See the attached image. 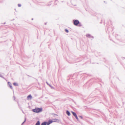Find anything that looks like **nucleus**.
Masks as SVG:
<instances>
[{"label": "nucleus", "instance_id": "1", "mask_svg": "<svg viewBox=\"0 0 125 125\" xmlns=\"http://www.w3.org/2000/svg\"><path fill=\"white\" fill-rule=\"evenodd\" d=\"M73 24L76 26L81 27L82 26V24L77 20H73Z\"/></svg>", "mask_w": 125, "mask_h": 125}, {"label": "nucleus", "instance_id": "2", "mask_svg": "<svg viewBox=\"0 0 125 125\" xmlns=\"http://www.w3.org/2000/svg\"><path fill=\"white\" fill-rule=\"evenodd\" d=\"M42 108L35 107V109H32V111L34 112L39 113L42 112Z\"/></svg>", "mask_w": 125, "mask_h": 125}, {"label": "nucleus", "instance_id": "3", "mask_svg": "<svg viewBox=\"0 0 125 125\" xmlns=\"http://www.w3.org/2000/svg\"><path fill=\"white\" fill-rule=\"evenodd\" d=\"M86 36L89 38H92V39L94 38L93 36H92L90 34H86Z\"/></svg>", "mask_w": 125, "mask_h": 125}, {"label": "nucleus", "instance_id": "4", "mask_svg": "<svg viewBox=\"0 0 125 125\" xmlns=\"http://www.w3.org/2000/svg\"><path fill=\"white\" fill-rule=\"evenodd\" d=\"M53 122V120H51V119L49 120L48 122L46 121L48 125H49L50 124H51Z\"/></svg>", "mask_w": 125, "mask_h": 125}, {"label": "nucleus", "instance_id": "5", "mask_svg": "<svg viewBox=\"0 0 125 125\" xmlns=\"http://www.w3.org/2000/svg\"><path fill=\"white\" fill-rule=\"evenodd\" d=\"M8 84L9 85V87H10L11 89H13V88L11 83L10 82H8Z\"/></svg>", "mask_w": 125, "mask_h": 125}, {"label": "nucleus", "instance_id": "6", "mask_svg": "<svg viewBox=\"0 0 125 125\" xmlns=\"http://www.w3.org/2000/svg\"><path fill=\"white\" fill-rule=\"evenodd\" d=\"M32 98L31 94H30L28 95L27 97V99L28 100H31Z\"/></svg>", "mask_w": 125, "mask_h": 125}, {"label": "nucleus", "instance_id": "7", "mask_svg": "<svg viewBox=\"0 0 125 125\" xmlns=\"http://www.w3.org/2000/svg\"><path fill=\"white\" fill-rule=\"evenodd\" d=\"M53 121V122H57V123H59V120L57 119H54L52 120Z\"/></svg>", "mask_w": 125, "mask_h": 125}, {"label": "nucleus", "instance_id": "8", "mask_svg": "<svg viewBox=\"0 0 125 125\" xmlns=\"http://www.w3.org/2000/svg\"><path fill=\"white\" fill-rule=\"evenodd\" d=\"M41 125H48L46 121H44L42 122L41 124Z\"/></svg>", "mask_w": 125, "mask_h": 125}, {"label": "nucleus", "instance_id": "9", "mask_svg": "<svg viewBox=\"0 0 125 125\" xmlns=\"http://www.w3.org/2000/svg\"><path fill=\"white\" fill-rule=\"evenodd\" d=\"M66 113L68 116H70L71 115L70 113L68 110L66 111Z\"/></svg>", "mask_w": 125, "mask_h": 125}, {"label": "nucleus", "instance_id": "10", "mask_svg": "<svg viewBox=\"0 0 125 125\" xmlns=\"http://www.w3.org/2000/svg\"><path fill=\"white\" fill-rule=\"evenodd\" d=\"M40 123L39 120L36 123L35 125H40Z\"/></svg>", "mask_w": 125, "mask_h": 125}, {"label": "nucleus", "instance_id": "11", "mask_svg": "<svg viewBox=\"0 0 125 125\" xmlns=\"http://www.w3.org/2000/svg\"><path fill=\"white\" fill-rule=\"evenodd\" d=\"M71 113L74 116H76L77 115L76 114V113L74 112L73 111H71Z\"/></svg>", "mask_w": 125, "mask_h": 125}, {"label": "nucleus", "instance_id": "12", "mask_svg": "<svg viewBox=\"0 0 125 125\" xmlns=\"http://www.w3.org/2000/svg\"><path fill=\"white\" fill-rule=\"evenodd\" d=\"M46 83H47V85H49L52 89H53L54 88L53 87L52 85H51L50 84H49L47 82H46Z\"/></svg>", "mask_w": 125, "mask_h": 125}, {"label": "nucleus", "instance_id": "13", "mask_svg": "<svg viewBox=\"0 0 125 125\" xmlns=\"http://www.w3.org/2000/svg\"><path fill=\"white\" fill-rule=\"evenodd\" d=\"M13 84L15 86H17L18 85V84L17 83L15 82L13 83Z\"/></svg>", "mask_w": 125, "mask_h": 125}, {"label": "nucleus", "instance_id": "14", "mask_svg": "<svg viewBox=\"0 0 125 125\" xmlns=\"http://www.w3.org/2000/svg\"><path fill=\"white\" fill-rule=\"evenodd\" d=\"M65 31L67 33H68L69 32L68 30L66 29H65Z\"/></svg>", "mask_w": 125, "mask_h": 125}, {"label": "nucleus", "instance_id": "15", "mask_svg": "<svg viewBox=\"0 0 125 125\" xmlns=\"http://www.w3.org/2000/svg\"><path fill=\"white\" fill-rule=\"evenodd\" d=\"M75 118L77 119V120L78 121H79V119L77 117V115L76 116H75Z\"/></svg>", "mask_w": 125, "mask_h": 125}, {"label": "nucleus", "instance_id": "16", "mask_svg": "<svg viewBox=\"0 0 125 125\" xmlns=\"http://www.w3.org/2000/svg\"><path fill=\"white\" fill-rule=\"evenodd\" d=\"M52 115H56V116H58V115H57V114H54V113H52Z\"/></svg>", "mask_w": 125, "mask_h": 125}, {"label": "nucleus", "instance_id": "17", "mask_svg": "<svg viewBox=\"0 0 125 125\" xmlns=\"http://www.w3.org/2000/svg\"><path fill=\"white\" fill-rule=\"evenodd\" d=\"M18 6L19 7H21V5L20 4H18Z\"/></svg>", "mask_w": 125, "mask_h": 125}, {"label": "nucleus", "instance_id": "18", "mask_svg": "<svg viewBox=\"0 0 125 125\" xmlns=\"http://www.w3.org/2000/svg\"><path fill=\"white\" fill-rule=\"evenodd\" d=\"M0 77H2V78H3L4 79H5L4 78V77H3L2 76V75H1V74H0Z\"/></svg>", "mask_w": 125, "mask_h": 125}, {"label": "nucleus", "instance_id": "19", "mask_svg": "<svg viewBox=\"0 0 125 125\" xmlns=\"http://www.w3.org/2000/svg\"><path fill=\"white\" fill-rule=\"evenodd\" d=\"M26 121V119H25V120L21 124V125H22L23 124H24V123Z\"/></svg>", "mask_w": 125, "mask_h": 125}, {"label": "nucleus", "instance_id": "20", "mask_svg": "<svg viewBox=\"0 0 125 125\" xmlns=\"http://www.w3.org/2000/svg\"><path fill=\"white\" fill-rule=\"evenodd\" d=\"M15 96H13V100H15Z\"/></svg>", "mask_w": 125, "mask_h": 125}, {"label": "nucleus", "instance_id": "21", "mask_svg": "<svg viewBox=\"0 0 125 125\" xmlns=\"http://www.w3.org/2000/svg\"><path fill=\"white\" fill-rule=\"evenodd\" d=\"M79 117H80L81 119H83V117L81 116H79Z\"/></svg>", "mask_w": 125, "mask_h": 125}, {"label": "nucleus", "instance_id": "22", "mask_svg": "<svg viewBox=\"0 0 125 125\" xmlns=\"http://www.w3.org/2000/svg\"><path fill=\"white\" fill-rule=\"evenodd\" d=\"M60 123H61L62 125H64V124L62 123L61 122H60Z\"/></svg>", "mask_w": 125, "mask_h": 125}, {"label": "nucleus", "instance_id": "23", "mask_svg": "<svg viewBox=\"0 0 125 125\" xmlns=\"http://www.w3.org/2000/svg\"><path fill=\"white\" fill-rule=\"evenodd\" d=\"M17 103L18 104V106H19V107H20V106H19V103L18 102H17Z\"/></svg>", "mask_w": 125, "mask_h": 125}, {"label": "nucleus", "instance_id": "24", "mask_svg": "<svg viewBox=\"0 0 125 125\" xmlns=\"http://www.w3.org/2000/svg\"><path fill=\"white\" fill-rule=\"evenodd\" d=\"M51 4H50V5H49V4H47V6H48V5H51Z\"/></svg>", "mask_w": 125, "mask_h": 125}, {"label": "nucleus", "instance_id": "25", "mask_svg": "<svg viewBox=\"0 0 125 125\" xmlns=\"http://www.w3.org/2000/svg\"><path fill=\"white\" fill-rule=\"evenodd\" d=\"M122 58H123V59L124 58L125 59V57H123Z\"/></svg>", "mask_w": 125, "mask_h": 125}, {"label": "nucleus", "instance_id": "26", "mask_svg": "<svg viewBox=\"0 0 125 125\" xmlns=\"http://www.w3.org/2000/svg\"><path fill=\"white\" fill-rule=\"evenodd\" d=\"M46 24H47V23H45V25H46Z\"/></svg>", "mask_w": 125, "mask_h": 125}, {"label": "nucleus", "instance_id": "27", "mask_svg": "<svg viewBox=\"0 0 125 125\" xmlns=\"http://www.w3.org/2000/svg\"><path fill=\"white\" fill-rule=\"evenodd\" d=\"M5 23H6V22H4V23L3 24H5Z\"/></svg>", "mask_w": 125, "mask_h": 125}, {"label": "nucleus", "instance_id": "28", "mask_svg": "<svg viewBox=\"0 0 125 125\" xmlns=\"http://www.w3.org/2000/svg\"><path fill=\"white\" fill-rule=\"evenodd\" d=\"M14 20V19H13V20H11V21H13V20Z\"/></svg>", "mask_w": 125, "mask_h": 125}, {"label": "nucleus", "instance_id": "29", "mask_svg": "<svg viewBox=\"0 0 125 125\" xmlns=\"http://www.w3.org/2000/svg\"><path fill=\"white\" fill-rule=\"evenodd\" d=\"M31 20H33V18H32V19H31Z\"/></svg>", "mask_w": 125, "mask_h": 125}, {"label": "nucleus", "instance_id": "30", "mask_svg": "<svg viewBox=\"0 0 125 125\" xmlns=\"http://www.w3.org/2000/svg\"><path fill=\"white\" fill-rule=\"evenodd\" d=\"M56 1H57V0H55V2Z\"/></svg>", "mask_w": 125, "mask_h": 125}]
</instances>
